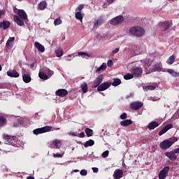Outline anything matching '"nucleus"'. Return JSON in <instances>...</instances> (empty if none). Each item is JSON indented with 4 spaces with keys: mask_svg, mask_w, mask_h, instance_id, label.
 I'll use <instances>...</instances> for the list:
<instances>
[{
    "mask_svg": "<svg viewBox=\"0 0 179 179\" xmlns=\"http://www.w3.org/2000/svg\"><path fill=\"white\" fill-rule=\"evenodd\" d=\"M14 13H17V15L13 16L14 22L18 26H24V21L23 20H27V14L26 12L24 10H17V11H14Z\"/></svg>",
    "mask_w": 179,
    "mask_h": 179,
    "instance_id": "obj_1",
    "label": "nucleus"
},
{
    "mask_svg": "<svg viewBox=\"0 0 179 179\" xmlns=\"http://www.w3.org/2000/svg\"><path fill=\"white\" fill-rule=\"evenodd\" d=\"M178 141V138L176 137H173L172 138V141H170L169 139L164 140L162 142L160 143L159 147L161 149H163L164 150H166V149H169V148H171L176 142Z\"/></svg>",
    "mask_w": 179,
    "mask_h": 179,
    "instance_id": "obj_2",
    "label": "nucleus"
},
{
    "mask_svg": "<svg viewBox=\"0 0 179 179\" xmlns=\"http://www.w3.org/2000/svg\"><path fill=\"white\" fill-rule=\"evenodd\" d=\"M129 32L131 36H135L136 37H142L145 34V29L141 27H133L129 29Z\"/></svg>",
    "mask_w": 179,
    "mask_h": 179,
    "instance_id": "obj_3",
    "label": "nucleus"
},
{
    "mask_svg": "<svg viewBox=\"0 0 179 179\" xmlns=\"http://www.w3.org/2000/svg\"><path fill=\"white\" fill-rule=\"evenodd\" d=\"M52 129L51 126H45L41 128H38L33 130L34 135H40V134H45V132H50Z\"/></svg>",
    "mask_w": 179,
    "mask_h": 179,
    "instance_id": "obj_4",
    "label": "nucleus"
},
{
    "mask_svg": "<svg viewBox=\"0 0 179 179\" xmlns=\"http://www.w3.org/2000/svg\"><path fill=\"white\" fill-rule=\"evenodd\" d=\"M142 107H143V103L141 101H134L129 105L131 110H134V111H138V110H140Z\"/></svg>",
    "mask_w": 179,
    "mask_h": 179,
    "instance_id": "obj_5",
    "label": "nucleus"
},
{
    "mask_svg": "<svg viewBox=\"0 0 179 179\" xmlns=\"http://www.w3.org/2000/svg\"><path fill=\"white\" fill-rule=\"evenodd\" d=\"M169 171H170L169 166L164 167L159 173V179H165L166 177H167V174H169Z\"/></svg>",
    "mask_w": 179,
    "mask_h": 179,
    "instance_id": "obj_6",
    "label": "nucleus"
},
{
    "mask_svg": "<svg viewBox=\"0 0 179 179\" xmlns=\"http://www.w3.org/2000/svg\"><path fill=\"white\" fill-rule=\"evenodd\" d=\"M143 70L141 67H134L132 69L131 73L135 78H141Z\"/></svg>",
    "mask_w": 179,
    "mask_h": 179,
    "instance_id": "obj_7",
    "label": "nucleus"
},
{
    "mask_svg": "<svg viewBox=\"0 0 179 179\" xmlns=\"http://www.w3.org/2000/svg\"><path fill=\"white\" fill-rule=\"evenodd\" d=\"M122 22H124V16L119 15L110 20V24L115 26L117 24H120V23H122Z\"/></svg>",
    "mask_w": 179,
    "mask_h": 179,
    "instance_id": "obj_8",
    "label": "nucleus"
},
{
    "mask_svg": "<svg viewBox=\"0 0 179 179\" xmlns=\"http://www.w3.org/2000/svg\"><path fill=\"white\" fill-rule=\"evenodd\" d=\"M55 96L59 97H66L68 96V90L65 89H59L55 92Z\"/></svg>",
    "mask_w": 179,
    "mask_h": 179,
    "instance_id": "obj_9",
    "label": "nucleus"
},
{
    "mask_svg": "<svg viewBox=\"0 0 179 179\" xmlns=\"http://www.w3.org/2000/svg\"><path fill=\"white\" fill-rule=\"evenodd\" d=\"M165 156L171 162H176L177 160V155H176V152L173 150L165 152Z\"/></svg>",
    "mask_w": 179,
    "mask_h": 179,
    "instance_id": "obj_10",
    "label": "nucleus"
},
{
    "mask_svg": "<svg viewBox=\"0 0 179 179\" xmlns=\"http://www.w3.org/2000/svg\"><path fill=\"white\" fill-rule=\"evenodd\" d=\"M111 86V83H103L97 87L98 92H104Z\"/></svg>",
    "mask_w": 179,
    "mask_h": 179,
    "instance_id": "obj_11",
    "label": "nucleus"
},
{
    "mask_svg": "<svg viewBox=\"0 0 179 179\" xmlns=\"http://www.w3.org/2000/svg\"><path fill=\"white\" fill-rule=\"evenodd\" d=\"M3 139L6 145H9V143H12L13 142L15 136L4 134L3 135Z\"/></svg>",
    "mask_w": 179,
    "mask_h": 179,
    "instance_id": "obj_12",
    "label": "nucleus"
},
{
    "mask_svg": "<svg viewBox=\"0 0 179 179\" xmlns=\"http://www.w3.org/2000/svg\"><path fill=\"white\" fill-rule=\"evenodd\" d=\"M162 66L163 65L162 64V63L158 62L152 66V68L149 69V71H150L151 72H159L162 69Z\"/></svg>",
    "mask_w": 179,
    "mask_h": 179,
    "instance_id": "obj_13",
    "label": "nucleus"
},
{
    "mask_svg": "<svg viewBox=\"0 0 179 179\" xmlns=\"http://www.w3.org/2000/svg\"><path fill=\"white\" fill-rule=\"evenodd\" d=\"M170 29V21H165L161 22L160 24V30L161 31H166V30H169Z\"/></svg>",
    "mask_w": 179,
    "mask_h": 179,
    "instance_id": "obj_14",
    "label": "nucleus"
},
{
    "mask_svg": "<svg viewBox=\"0 0 179 179\" xmlns=\"http://www.w3.org/2000/svg\"><path fill=\"white\" fill-rule=\"evenodd\" d=\"M103 79H104V77H103V75L99 76L94 81L93 87H99V86L101 85V83L103 82Z\"/></svg>",
    "mask_w": 179,
    "mask_h": 179,
    "instance_id": "obj_15",
    "label": "nucleus"
},
{
    "mask_svg": "<svg viewBox=\"0 0 179 179\" xmlns=\"http://www.w3.org/2000/svg\"><path fill=\"white\" fill-rule=\"evenodd\" d=\"M171 128H173V124H167L159 131L158 134L159 136H162V135H164V134H166V132H167V131H169V129H171Z\"/></svg>",
    "mask_w": 179,
    "mask_h": 179,
    "instance_id": "obj_16",
    "label": "nucleus"
},
{
    "mask_svg": "<svg viewBox=\"0 0 179 179\" xmlns=\"http://www.w3.org/2000/svg\"><path fill=\"white\" fill-rule=\"evenodd\" d=\"M123 174H124V172L122 171V170L116 169L113 173V178H115V179L122 178Z\"/></svg>",
    "mask_w": 179,
    "mask_h": 179,
    "instance_id": "obj_17",
    "label": "nucleus"
},
{
    "mask_svg": "<svg viewBox=\"0 0 179 179\" xmlns=\"http://www.w3.org/2000/svg\"><path fill=\"white\" fill-rule=\"evenodd\" d=\"M7 75L10 78H19V73L15 69L8 71Z\"/></svg>",
    "mask_w": 179,
    "mask_h": 179,
    "instance_id": "obj_18",
    "label": "nucleus"
},
{
    "mask_svg": "<svg viewBox=\"0 0 179 179\" xmlns=\"http://www.w3.org/2000/svg\"><path fill=\"white\" fill-rule=\"evenodd\" d=\"M10 27V22L9 21L3 20L2 22H0V29H3V30H6V29H9Z\"/></svg>",
    "mask_w": 179,
    "mask_h": 179,
    "instance_id": "obj_19",
    "label": "nucleus"
},
{
    "mask_svg": "<svg viewBox=\"0 0 179 179\" xmlns=\"http://www.w3.org/2000/svg\"><path fill=\"white\" fill-rule=\"evenodd\" d=\"M157 127H159V123L157 122L152 121L148 124L147 128L152 131V129H155V128H157Z\"/></svg>",
    "mask_w": 179,
    "mask_h": 179,
    "instance_id": "obj_20",
    "label": "nucleus"
},
{
    "mask_svg": "<svg viewBox=\"0 0 179 179\" xmlns=\"http://www.w3.org/2000/svg\"><path fill=\"white\" fill-rule=\"evenodd\" d=\"M22 80L24 83H30L31 82V77L29 74L22 72Z\"/></svg>",
    "mask_w": 179,
    "mask_h": 179,
    "instance_id": "obj_21",
    "label": "nucleus"
},
{
    "mask_svg": "<svg viewBox=\"0 0 179 179\" xmlns=\"http://www.w3.org/2000/svg\"><path fill=\"white\" fill-rule=\"evenodd\" d=\"M35 47L37 48L38 51H40V52H44V51H45L44 45H41L38 42H35Z\"/></svg>",
    "mask_w": 179,
    "mask_h": 179,
    "instance_id": "obj_22",
    "label": "nucleus"
},
{
    "mask_svg": "<svg viewBox=\"0 0 179 179\" xmlns=\"http://www.w3.org/2000/svg\"><path fill=\"white\" fill-rule=\"evenodd\" d=\"M76 19H77V20H80V22H83V17H85V13H82V12H78L76 13Z\"/></svg>",
    "mask_w": 179,
    "mask_h": 179,
    "instance_id": "obj_23",
    "label": "nucleus"
},
{
    "mask_svg": "<svg viewBox=\"0 0 179 179\" xmlns=\"http://www.w3.org/2000/svg\"><path fill=\"white\" fill-rule=\"evenodd\" d=\"M166 72L171 75V76H173V78H178L179 76V72L174 71V70L171 69H167Z\"/></svg>",
    "mask_w": 179,
    "mask_h": 179,
    "instance_id": "obj_24",
    "label": "nucleus"
},
{
    "mask_svg": "<svg viewBox=\"0 0 179 179\" xmlns=\"http://www.w3.org/2000/svg\"><path fill=\"white\" fill-rule=\"evenodd\" d=\"M132 122L131 120H125L120 122V125L122 127H128V125L132 124Z\"/></svg>",
    "mask_w": 179,
    "mask_h": 179,
    "instance_id": "obj_25",
    "label": "nucleus"
},
{
    "mask_svg": "<svg viewBox=\"0 0 179 179\" xmlns=\"http://www.w3.org/2000/svg\"><path fill=\"white\" fill-rule=\"evenodd\" d=\"M174 61H176V56L173 55L166 60V64H168V65H173V64H174Z\"/></svg>",
    "mask_w": 179,
    "mask_h": 179,
    "instance_id": "obj_26",
    "label": "nucleus"
},
{
    "mask_svg": "<svg viewBox=\"0 0 179 179\" xmlns=\"http://www.w3.org/2000/svg\"><path fill=\"white\" fill-rule=\"evenodd\" d=\"M103 17H99L96 21L94 23V27H97V26H100L101 24H103Z\"/></svg>",
    "mask_w": 179,
    "mask_h": 179,
    "instance_id": "obj_27",
    "label": "nucleus"
},
{
    "mask_svg": "<svg viewBox=\"0 0 179 179\" xmlns=\"http://www.w3.org/2000/svg\"><path fill=\"white\" fill-rule=\"evenodd\" d=\"M38 8L40 10H44L45 8H47V2L45 1H41L38 3Z\"/></svg>",
    "mask_w": 179,
    "mask_h": 179,
    "instance_id": "obj_28",
    "label": "nucleus"
},
{
    "mask_svg": "<svg viewBox=\"0 0 179 179\" xmlns=\"http://www.w3.org/2000/svg\"><path fill=\"white\" fill-rule=\"evenodd\" d=\"M38 76H39L40 79H42L43 80H47L49 79V77L48 76V75L43 72H40L38 73Z\"/></svg>",
    "mask_w": 179,
    "mask_h": 179,
    "instance_id": "obj_29",
    "label": "nucleus"
},
{
    "mask_svg": "<svg viewBox=\"0 0 179 179\" xmlns=\"http://www.w3.org/2000/svg\"><path fill=\"white\" fill-rule=\"evenodd\" d=\"M93 145H94V141L90 139L89 141L85 143L84 147L89 148V146H93Z\"/></svg>",
    "mask_w": 179,
    "mask_h": 179,
    "instance_id": "obj_30",
    "label": "nucleus"
},
{
    "mask_svg": "<svg viewBox=\"0 0 179 179\" xmlns=\"http://www.w3.org/2000/svg\"><path fill=\"white\" fill-rule=\"evenodd\" d=\"M56 56L59 58L64 55V50L62 49H57L55 50Z\"/></svg>",
    "mask_w": 179,
    "mask_h": 179,
    "instance_id": "obj_31",
    "label": "nucleus"
},
{
    "mask_svg": "<svg viewBox=\"0 0 179 179\" xmlns=\"http://www.w3.org/2000/svg\"><path fill=\"white\" fill-rule=\"evenodd\" d=\"M85 134L88 138H90V136H93V130L90 128H86Z\"/></svg>",
    "mask_w": 179,
    "mask_h": 179,
    "instance_id": "obj_32",
    "label": "nucleus"
},
{
    "mask_svg": "<svg viewBox=\"0 0 179 179\" xmlns=\"http://www.w3.org/2000/svg\"><path fill=\"white\" fill-rule=\"evenodd\" d=\"M6 117L0 116V127H3V125H6Z\"/></svg>",
    "mask_w": 179,
    "mask_h": 179,
    "instance_id": "obj_33",
    "label": "nucleus"
},
{
    "mask_svg": "<svg viewBox=\"0 0 179 179\" xmlns=\"http://www.w3.org/2000/svg\"><path fill=\"white\" fill-rule=\"evenodd\" d=\"M107 69V64L103 63L97 69L96 72H100V71H104Z\"/></svg>",
    "mask_w": 179,
    "mask_h": 179,
    "instance_id": "obj_34",
    "label": "nucleus"
},
{
    "mask_svg": "<svg viewBox=\"0 0 179 179\" xmlns=\"http://www.w3.org/2000/svg\"><path fill=\"white\" fill-rule=\"evenodd\" d=\"M59 143H61V141L58 139H55L52 141V145H54L56 149H59Z\"/></svg>",
    "mask_w": 179,
    "mask_h": 179,
    "instance_id": "obj_35",
    "label": "nucleus"
},
{
    "mask_svg": "<svg viewBox=\"0 0 179 179\" xmlns=\"http://www.w3.org/2000/svg\"><path fill=\"white\" fill-rule=\"evenodd\" d=\"M119 85H121V80L120 78H115L113 80L112 85L113 86H119Z\"/></svg>",
    "mask_w": 179,
    "mask_h": 179,
    "instance_id": "obj_36",
    "label": "nucleus"
},
{
    "mask_svg": "<svg viewBox=\"0 0 179 179\" xmlns=\"http://www.w3.org/2000/svg\"><path fill=\"white\" fill-rule=\"evenodd\" d=\"M81 89H82L83 93H87V83H83L81 85Z\"/></svg>",
    "mask_w": 179,
    "mask_h": 179,
    "instance_id": "obj_37",
    "label": "nucleus"
},
{
    "mask_svg": "<svg viewBox=\"0 0 179 179\" xmlns=\"http://www.w3.org/2000/svg\"><path fill=\"white\" fill-rule=\"evenodd\" d=\"M134 78V74L133 73H127L126 75L124 76V79H125V80H129V79H133Z\"/></svg>",
    "mask_w": 179,
    "mask_h": 179,
    "instance_id": "obj_38",
    "label": "nucleus"
},
{
    "mask_svg": "<svg viewBox=\"0 0 179 179\" xmlns=\"http://www.w3.org/2000/svg\"><path fill=\"white\" fill-rule=\"evenodd\" d=\"M62 23V20H61V17H59L58 18L55 19L54 21L55 26H58Z\"/></svg>",
    "mask_w": 179,
    "mask_h": 179,
    "instance_id": "obj_39",
    "label": "nucleus"
},
{
    "mask_svg": "<svg viewBox=\"0 0 179 179\" xmlns=\"http://www.w3.org/2000/svg\"><path fill=\"white\" fill-rule=\"evenodd\" d=\"M78 55H80V57H82L83 58H86V57H90V55H89V54H87V52H78Z\"/></svg>",
    "mask_w": 179,
    "mask_h": 179,
    "instance_id": "obj_40",
    "label": "nucleus"
},
{
    "mask_svg": "<svg viewBox=\"0 0 179 179\" xmlns=\"http://www.w3.org/2000/svg\"><path fill=\"white\" fill-rule=\"evenodd\" d=\"M45 72H46L49 78H51L54 75V71L50 70V69H47L45 70Z\"/></svg>",
    "mask_w": 179,
    "mask_h": 179,
    "instance_id": "obj_41",
    "label": "nucleus"
},
{
    "mask_svg": "<svg viewBox=\"0 0 179 179\" xmlns=\"http://www.w3.org/2000/svg\"><path fill=\"white\" fill-rule=\"evenodd\" d=\"M83 8H85V5L83 4H80L77 8H76V13L78 12H82V10H83Z\"/></svg>",
    "mask_w": 179,
    "mask_h": 179,
    "instance_id": "obj_42",
    "label": "nucleus"
},
{
    "mask_svg": "<svg viewBox=\"0 0 179 179\" xmlns=\"http://www.w3.org/2000/svg\"><path fill=\"white\" fill-rule=\"evenodd\" d=\"M145 90H155L156 89V86L154 85H147L145 87Z\"/></svg>",
    "mask_w": 179,
    "mask_h": 179,
    "instance_id": "obj_43",
    "label": "nucleus"
},
{
    "mask_svg": "<svg viewBox=\"0 0 179 179\" xmlns=\"http://www.w3.org/2000/svg\"><path fill=\"white\" fill-rule=\"evenodd\" d=\"M6 48H13V44H12V43L11 42H6Z\"/></svg>",
    "mask_w": 179,
    "mask_h": 179,
    "instance_id": "obj_44",
    "label": "nucleus"
},
{
    "mask_svg": "<svg viewBox=\"0 0 179 179\" xmlns=\"http://www.w3.org/2000/svg\"><path fill=\"white\" fill-rule=\"evenodd\" d=\"M108 155H109L108 150L104 151L102 153V157H103V159H106V157H108Z\"/></svg>",
    "mask_w": 179,
    "mask_h": 179,
    "instance_id": "obj_45",
    "label": "nucleus"
},
{
    "mask_svg": "<svg viewBox=\"0 0 179 179\" xmlns=\"http://www.w3.org/2000/svg\"><path fill=\"white\" fill-rule=\"evenodd\" d=\"M113 65H114V63L113 62V60L111 59H109L107 62V66L109 67V68H111L113 66Z\"/></svg>",
    "mask_w": 179,
    "mask_h": 179,
    "instance_id": "obj_46",
    "label": "nucleus"
},
{
    "mask_svg": "<svg viewBox=\"0 0 179 179\" xmlns=\"http://www.w3.org/2000/svg\"><path fill=\"white\" fill-rule=\"evenodd\" d=\"M80 173V176H87V171L85 169H82Z\"/></svg>",
    "mask_w": 179,
    "mask_h": 179,
    "instance_id": "obj_47",
    "label": "nucleus"
},
{
    "mask_svg": "<svg viewBox=\"0 0 179 179\" xmlns=\"http://www.w3.org/2000/svg\"><path fill=\"white\" fill-rule=\"evenodd\" d=\"M127 113H123L121 115H120V120H127Z\"/></svg>",
    "mask_w": 179,
    "mask_h": 179,
    "instance_id": "obj_48",
    "label": "nucleus"
},
{
    "mask_svg": "<svg viewBox=\"0 0 179 179\" xmlns=\"http://www.w3.org/2000/svg\"><path fill=\"white\" fill-rule=\"evenodd\" d=\"M15 40V37H10L7 42L8 43H13V41Z\"/></svg>",
    "mask_w": 179,
    "mask_h": 179,
    "instance_id": "obj_49",
    "label": "nucleus"
},
{
    "mask_svg": "<svg viewBox=\"0 0 179 179\" xmlns=\"http://www.w3.org/2000/svg\"><path fill=\"white\" fill-rule=\"evenodd\" d=\"M118 51H120V48H116L115 50H113L112 53L113 54H117V52H118Z\"/></svg>",
    "mask_w": 179,
    "mask_h": 179,
    "instance_id": "obj_50",
    "label": "nucleus"
},
{
    "mask_svg": "<svg viewBox=\"0 0 179 179\" xmlns=\"http://www.w3.org/2000/svg\"><path fill=\"white\" fill-rule=\"evenodd\" d=\"M53 157L61 158V157H62V155H61V154H53Z\"/></svg>",
    "mask_w": 179,
    "mask_h": 179,
    "instance_id": "obj_51",
    "label": "nucleus"
},
{
    "mask_svg": "<svg viewBox=\"0 0 179 179\" xmlns=\"http://www.w3.org/2000/svg\"><path fill=\"white\" fill-rule=\"evenodd\" d=\"M5 15V10H0V19Z\"/></svg>",
    "mask_w": 179,
    "mask_h": 179,
    "instance_id": "obj_52",
    "label": "nucleus"
},
{
    "mask_svg": "<svg viewBox=\"0 0 179 179\" xmlns=\"http://www.w3.org/2000/svg\"><path fill=\"white\" fill-rule=\"evenodd\" d=\"M85 132L83 131V132L80 133V134H79L80 138H85Z\"/></svg>",
    "mask_w": 179,
    "mask_h": 179,
    "instance_id": "obj_53",
    "label": "nucleus"
},
{
    "mask_svg": "<svg viewBox=\"0 0 179 179\" xmlns=\"http://www.w3.org/2000/svg\"><path fill=\"white\" fill-rule=\"evenodd\" d=\"M92 171L94 173H98L99 172V168H92Z\"/></svg>",
    "mask_w": 179,
    "mask_h": 179,
    "instance_id": "obj_54",
    "label": "nucleus"
},
{
    "mask_svg": "<svg viewBox=\"0 0 179 179\" xmlns=\"http://www.w3.org/2000/svg\"><path fill=\"white\" fill-rule=\"evenodd\" d=\"M150 66V63H148V62L145 63V69H148Z\"/></svg>",
    "mask_w": 179,
    "mask_h": 179,
    "instance_id": "obj_55",
    "label": "nucleus"
},
{
    "mask_svg": "<svg viewBox=\"0 0 179 179\" xmlns=\"http://www.w3.org/2000/svg\"><path fill=\"white\" fill-rule=\"evenodd\" d=\"M35 64H36V62H34V63H31V64L30 67H31V69H32V68H34Z\"/></svg>",
    "mask_w": 179,
    "mask_h": 179,
    "instance_id": "obj_56",
    "label": "nucleus"
},
{
    "mask_svg": "<svg viewBox=\"0 0 179 179\" xmlns=\"http://www.w3.org/2000/svg\"><path fill=\"white\" fill-rule=\"evenodd\" d=\"M108 3H113L114 2V0H106Z\"/></svg>",
    "mask_w": 179,
    "mask_h": 179,
    "instance_id": "obj_57",
    "label": "nucleus"
},
{
    "mask_svg": "<svg viewBox=\"0 0 179 179\" xmlns=\"http://www.w3.org/2000/svg\"><path fill=\"white\" fill-rule=\"evenodd\" d=\"M27 179H34V177L29 176V177L27 178Z\"/></svg>",
    "mask_w": 179,
    "mask_h": 179,
    "instance_id": "obj_58",
    "label": "nucleus"
},
{
    "mask_svg": "<svg viewBox=\"0 0 179 179\" xmlns=\"http://www.w3.org/2000/svg\"><path fill=\"white\" fill-rule=\"evenodd\" d=\"M73 172H74V173H79V170L75 169V170H73Z\"/></svg>",
    "mask_w": 179,
    "mask_h": 179,
    "instance_id": "obj_59",
    "label": "nucleus"
},
{
    "mask_svg": "<svg viewBox=\"0 0 179 179\" xmlns=\"http://www.w3.org/2000/svg\"><path fill=\"white\" fill-rule=\"evenodd\" d=\"M73 136H76V133H73Z\"/></svg>",
    "mask_w": 179,
    "mask_h": 179,
    "instance_id": "obj_60",
    "label": "nucleus"
},
{
    "mask_svg": "<svg viewBox=\"0 0 179 179\" xmlns=\"http://www.w3.org/2000/svg\"><path fill=\"white\" fill-rule=\"evenodd\" d=\"M2 71V66L0 64V71Z\"/></svg>",
    "mask_w": 179,
    "mask_h": 179,
    "instance_id": "obj_61",
    "label": "nucleus"
},
{
    "mask_svg": "<svg viewBox=\"0 0 179 179\" xmlns=\"http://www.w3.org/2000/svg\"><path fill=\"white\" fill-rule=\"evenodd\" d=\"M101 94H102V96H104V93L103 92H101Z\"/></svg>",
    "mask_w": 179,
    "mask_h": 179,
    "instance_id": "obj_62",
    "label": "nucleus"
},
{
    "mask_svg": "<svg viewBox=\"0 0 179 179\" xmlns=\"http://www.w3.org/2000/svg\"><path fill=\"white\" fill-rule=\"evenodd\" d=\"M17 1H23V0H17Z\"/></svg>",
    "mask_w": 179,
    "mask_h": 179,
    "instance_id": "obj_63",
    "label": "nucleus"
},
{
    "mask_svg": "<svg viewBox=\"0 0 179 179\" xmlns=\"http://www.w3.org/2000/svg\"><path fill=\"white\" fill-rule=\"evenodd\" d=\"M0 143H1V141H0Z\"/></svg>",
    "mask_w": 179,
    "mask_h": 179,
    "instance_id": "obj_64",
    "label": "nucleus"
}]
</instances>
